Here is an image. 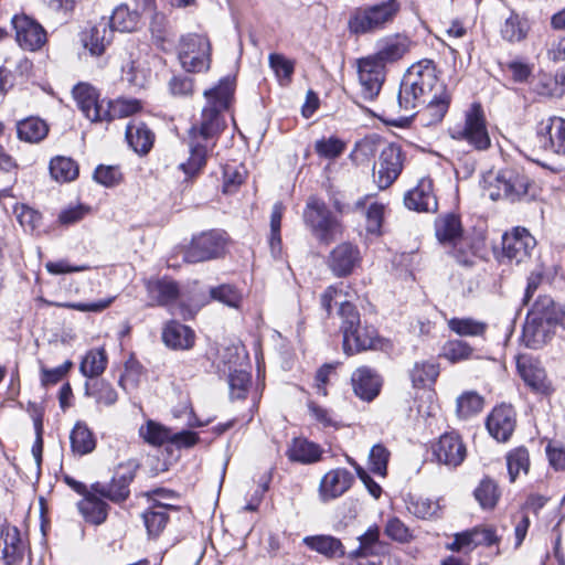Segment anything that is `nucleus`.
<instances>
[{
  "mask_svg": "<svg viewBox=\"0 0 565 565\" xmlns=\"http://www.w3.org/2000/svg\"><path fill=\"white\" fill-rule=\"evenodd\" d=\"M234 95V79L222 78L218 84L204 92L206 106L203 108L201 119L189 130L190 157L179 167L188 175L193 177L206 164L209 152L215 146L218 134L224 129L225 121L222 111L226 110Z\"/></svg>",
  "mask_w": 565,
  "mask_h": 565,
  "instance_id": "f257e3e1",
  "label": "nucleus"
},
{
  "mask_svg": "<svg viewBox=\"0 0 565 565\" xmlns=\"http://www.w3.org/2000/svg\"><path fill=\"white\" fill-rule=\"evenodd\" d=\"M440 85L436 68L430 60H422L408 67L401 83L397 103L401 109L412 111Z\"/></svg>",
  "mask_w": 565,
  "mask_h": 565,
  "instance_id": "f03ea898",
  "label": "nucleus"
},
{
  "mask_svg": "<svg viewBox=\"0 0 565 565\" xmlns=\"http://www.w3.org/2000/svg\"><path fill=\"white\" fill-rule=\"evenodd\" d=\"M339 316L342 320L343 350L348 355L375 349L380 342L376 329L370 324H361L360 313L349 301L339 303Z\"/></svg>",
  "mask_w": 565,
  "mask_h": 565,
  "instance_id": "7ed1b4c3",
  "label": "nucleus"
},
{
  "mask_svg": "<svg viewBox=\"0 0 565 565\" xmlns=\"http://www.w3.org/2000/svg\"><path fill=\"white\" fill-rule=\"evenodd\" d=\"M554 301L551 297H540L529 311L523 326L522 341L530 349H540L552 335Z\"/></svg>",
  "mask_w": 565,
  "mask_h": 565,
  "instance_id": "20e7f679",
  "label": "nucleus"
},
{
  "mask_svg": "<svg viewBox=\"0 0 565 565\" xmlns=\"http://www.w3.org/2000/svg\"><path fill=\"white\" fill-rule=\"evenodd\" d=\"M303 220L311 234L322 244H330L342 235L338 216L317 198H310L307 202Z\"/></svg>",
  "mask_w": 565,
  "mask_h": 565,
  "instance_id": "39448f33",
  "label": "nucleus"
},
{
  "mask_svg": "<svg viewBox=\"0 0 565 565\" xmlns=\"http://www.w3.org/2000/svg\"><path fill=\"white\" fill-rule=\"evenodd\" d=\"M399 11V3L396 0H386L381 3L356 9L350 20V32L366 34L383 30L392 23Z\"/></svg>",
  "mask_w": 565,
  "mask_h": 565,
  "instance_id": "423d86ee",
  "label": "nucleus"
},
{
  "mask_svg": "<svg viewBox=\"0 0 565 565\" xmlns=\"http://www.w3.org/2000/svg\"><path fill=\"white\" fill-rule=\"evenodd\" d=\"M449 134L452 139L465 141L478 151L487 150L491 146L484 113L477 103L466 111L463 124L450 128Z\"/></svg>",
  "mask_w": 565,
  "mask_h": 565,
  "instance_id": "0eeeda50",
  "label": "nucleus"
},
{
  "mask_svg": "<svg viewBox=\"0 0 565 565\" xmlns=\"http://www.w3.org/2000/svg\"><path fill=\"white\" fill-rule=\"evenodd\" d=\"M435 234L438 242L445 247H452L454 257L465 266L472 265V253L463 237L459 216L452 213L441 215L435 221Z\"/></svg>",
  "mask_w": 565,
  "mask_h": 565,
  "instance_id": "6e6552de",
  "label": "nucleus"
},
{
  "mask_svg": "<svg viewBox=\"0 0 565 565\" xmlns=\"http://www.w3.org/2000/svg\"><path fill=\"white\" fill-rule=\"evenodd\" d=\"M211 43L207 38L199 34H188L181 39L179 61L190 73L206 71L211 63Z\"/></svg>",
  "mask_w": 565,
  "mask_h": 565,
  "instance_id": "1a4fd4ad",
  "label": "nucleus"
},
{
  "mask_svg": "<svg viewBox=\"0 0 565 565\" xmlns=\"http://www.w3.org/2000/svg\"><path fill=\"white\" fill-rule=\"evenodd\" d=\"M137 467L134 461L120 463L109 483H93L92 490L114 503L124 502L130 494L129 486L135 478Z\"/></svg>",
  "mask_w": 565,
  "mask_h": 565,
  "instance_id": "9d476101",
  "label": "nucleus"
},
{
  "mask_svg": "<svg viewBox=\"0 0 565 565\" xmlns=\"http://www.w3.org/2000/svg\"><path fill=\"white\" fill-rule=\"evenodd\" d=\"M404 157L399 146L390 143L385 146L373 167V179L379 189L391 186L403 170Z\"/></svg>",
  "mask_w": 565,
  "mask_h": 565,
  "instance_id": "9b49d317",
  "label": "nucleus"
},
{
  "mask_svg": "<svg viewBox=\"0 0 565 565\" xmlns=\"http://www.w3.org/2000/svg\"><path fill=\"white\" fill-rule=\"evenodd\" d=\"M226 239L216 231L204 232L193 237L184 252V260L195 264L222 256L225 252Z\"/></svg>",
  "mask_w": 565,
  "mask_h": 565,
  "instance_id": "f8f14e48",
  "label": "nucleus"
},
{
  "mask_svg": "<svg viewBox=\"0 0 565 565\" xmlns=\"http://www.w3.org/2000/svg\"><path fill=\"white\" fill-rule=\"evenodd\" d=\"M140 437L151 446H161L170 443L178 447H191L195 445L199 437L195 433L190 430H182L173 433L166 426L148 420L139 428Z\"/></svg>",
  "mask_w": 565,
  "mask_h": 565,
  "instance_id": "ddd939ff",
  "label": "nucleus"
},
{
  "mask_svg": "<svg viewBox=\"0 0 565 565\" xmlns=\"http://www.w3.org/2000/svg\"><path fill=\"white\" fill-rule=\"evenodd\" d=\"M535 246L534 236L525 227L516 226L502 236L503 257L516 265L529 260Z\"/></svg>",
  "mask_w": 565,
  "mask_h": 565,
  "instance_id": "4468645a",
  "label": "nucleus"
},
{
  "mask_svg": "<svg viewBox=\"0 0 565 565\" xmlns=\"http://www.w3.org/2000/svg\"><path fill=\"white\" fill-rule=\"evenodd\" d=\"M434 460L448 468L460 466L466 458V446L456 433H445L431 444Z\"/></svg>",
  "mask_w": 565,
  "mask_h": 565,
  "instance_id": "2eb2a0df",
  "label": "nucleus"
},
{
  "mask_svg": "<svg viewBox=\"0 0 565 565\" xmlns=\"http://www.w3.org/2000/svg\"><path fill=\"white\" fill-rule=\"evenodd\" d=\"M358 74L361 96L365 100H373L384 83L385 67L369 55L358 61Z\"/></svg>",
  "mask_w": 565,
  "mask_h": 565,
  "instance_id": "dca6fc26",
  "label": "nucleus"
},
{
  "mask_svg": "<svg viewBox=\"0 0 565 565\" xmlns=\"http://www.w3.org/2000/svg\"><path fill=\"white\" fill-rule=\"evenodd\" d=\"M12 25L15 40L22 49L34 52L46 43V32L34 19L25 14H17L12 18Z\"/></svg>",
  "mask_w": 565,
  "mask_h": 565,
  "instance_id": "f3484780",
  "label": "nucleus"
},
{
  "mask_svg": "<svg viewBox=\"0 0 565 565\" xmlns=\"http://www.w3.org/2000/svg\"><path fill=\"white\" fill-rule=\"evenodd\" d=\"M536 139L543 150L565 154V119L553 116L542 120L536 130Z\"/></svg>",
  "mask_w": 565,
  "mask_h": 565,
  "instance_id": "a211bd4d",
  "label": "nucleus"
},
{
  "mask_svg": "<svg viewBox=\"0 0 565 565\" xmlns=\"http://www.w3.org/2000/svg\"><path fill=\"white\" fill-rule=\"evenodd\" d=\"M353 481V475L345 468L331 469L320 480L318 488L320 501L327 503L342 497Z\"/></svg>",
  "mask_w": 565,
  "mask_h": 565,
  "instance_id": "6ab92c4d",
  "label": "nucleus"
},
{
  "mask_svg": "<svg viewBox=\"0 0 565 565\" xmlns=\"http://www.w3.org/2000/svg\"><path fill=\"white\" fill-rule=\"evenodd\" d=\"M73 96L84 116L93 122L105 121L106 100H100L97 90L88 84H77Z\"/></svg>",
  "mask_w": 565,
  "mask_h": 565,
  "instance_id": "aec40b11",
  "label": "nucleus"
},
{
  "mask_svg": "<svg viewBox=\"0 0 565 565\" xmlns=\"http://www.w3.org/2000/svg\"><path fill=\"white\" fill-rule=\"evenodd\" d=\"M515 412L511 405L494 407L487 418V429L498 441H507L515 429Z\"/></svg>",
  "mask_w": 565,
  "mask_h": 565,
  "instance_id": "412c9836",
  "label": "nucleus"
},
{
  "mask_svg": "<svg viewBox=\"0 0 565 565\" xmlns=\"http://www.w3.org/2000/svg\"><path fill=\"white\" fill-rule=\"evenodd\" d=\"M518 371L525 384L537 394L550 395L553 392L551 381L545 370L535 361L526 356L518 359Z\"/></svg>",
  "mask_w": 565,
  "mask_h": 565,
  "instance_id": "4be33fe9",
  "label": "nucleus"
},
{
  "mask_svg": "<svg viewBox=\"0 0 565 565\" xmlns=\"http://www.w3.org/2000/svg\"><path fill=\"white\" fill-rule=\"evenodd\" d=\"M360 262V252L351 243H341L335 246L328 258V265L338 277H344L352 273Z\"/></svg>",
  "mask_w": 565,
  "mask_h": 565,
  "instance_id": "5701e85b",
  "label": "nucleus"
},
{
  "mask_svg": "<svg viewBox=\"0 0 565 565\" xmlns=\"http://www.w3.org/2000/svg\"><path fill=\"white\" fill-rule=\"evenodd\" d=\"M351 382L355 395L367 402L379 395L382 386L380 375L369 366L358 367L352 373Z\"/></svg>",
  "mask_w": 565,
  "mask_h": 565,
  "instance_id": "b1692460",
  "label": "nucleus"
},
{
  "mask_svg": "<svg viewBox=\"0 0 565 565\" xmlns=\"http://www.w3.org/2000/svg\"><path fill=\"white\" fill-rule=\"evenodd\" d=\"M404 204L407 209L417 212H435L437 199L433 192L431 180L422 179L414 189L405 194Z\"/></svg>",
  "mask_w": 565,
  "mask_h": 565,
  "instance_id": "393cba45",
  "label": "nucleus"
},
{
  "mask_svg": "<svg viewBox=\"0 0 565 565\" xmlns=\"http://www.w3.org/2000/svg\"><path fill=\"white\" fill-rule=\"evenodd\" d=\"M409 39L397 34L382 40L379 43L376 53L370 56L385 67L387 64H392L401 60L409 51Z\"/></svg>",
  "mask_w": 565,
  "mask_h": 565,
  "instance_id": "a878e982",
  "label": "nucleus"
},
{
  "mask_svg": "<svg viewBox=\"0 0 565 565\" xmlns=\"http://www.w3.org/2000/svg\"><path fill=\"white\" fill-rule=\"evenodd\" d=\"M507 200H531L536 196V186L525 174L507 170V180L501 181Z\"/></svg>",
  "mask_w": 565,
  "mask_h": 565,
  "instance_id": "bb28decb",
  "label": "nucleus"
},
{
  "mask_svg": "<svg viewBox=\"0 0 565 565\" xmlns=\"http://www.w3.org/2000/svg\"><path fill=\"white\" fill-rule=\"evenodd\" d=\"M148 292V306H169L179 297V286L167 278L149 279L146 281Z\"/></svg>",
  "mask_w": 565,
  "mask_h": 565,
  "instance_id": "cd10ccee",
  "label": "nucleus"
},
{
  "mask_svg": "<svg viewBox=\"0 0 565 565\" xmlns=\"http://www.w3.org/2000/svg\"><path fill=\"white\" fill-rule=\"evenodd\" d=\"M450 96L444 86H439L433 94L431 99L425 108H423L418 116L419 121L424 126H434L439 124L445 117L449 107Z\"/></svg>",
  "mask_w": 565,
  "mask_h": 565,
  "instance_id": "c85d7f7f",
  "label": "nucleus"
},
{
  "mask_svg": "<svg viewBox=\"0 0 565 565\" xmlns=\"http://www.w3.org/2000/svg\"><path fill=\"white\" fill-rule=\"evenodd\" d=\"M77 509L85 522L93 525L103 524L108 515L109 505L94 490L77 502Z\"/></svg>",
  "mask_w": 565,
  "mask_h": 565,
  "instance_id": "c756f323",
  "label": "nucleus"
},
{
  "mask_svg": "<svg viewBox=\"0 0 565 565\" xmlns=\"http://www.w3.org/2000/svg\"><path fill=\"white\" fill-rule=\"evenodd\" d=\"M531 31L530 20L515 11H511L500 26L502 40L515 44L526 40Z\"/></svg>",
  "mask_w": 565,
  "mask_h": 565,
  "instance_id": "7c9ffc66",
  "label": "nucleus"
},
{
  "mask_svg": "<svg viewBox=\"0 0 565 565\" xmlns=\"http://www.w3.org/2000/svg\"><path fill=\"white\" fill-rule=\"evenodd\" d=\"M194 339L193 330L177 321L167 323L162 332L164 344L175 350H188L192 348Z\"/></svg>",
  "mask_w": 565,
  "mask_h": 565,
  "instance_id": "2f4dec72",
  "label": "nucleus"
},
{
  "mask_svg": "<svg viewBox=\"0 0 565 565\" xmlns=\"http://www.w3.org/2000/svg\"><path fill=\"white\" fill-rule=\"evenodd\" d=\"M2 558L7 565H17L23 559L25 544L15 526H6L1 532Z\"/></svg>",
  "mask_w": 565,
  "mask_h": 565,
  "instance_id": "473e14b6",
  "label": "nucleus"
},
{
  "mask_svg": "<svg viewBox=\"0 0 565 565\" xmlns=\"http://www.w3.org/2000/svg\"><path fill=\"white\" fill-rule=\"evenodd\" d=\"M286 455L292 462L310 465L321 459L322 449L319 445L306 438H294L288 446Z\"/></svg>",
  "mask_w": 565,
  "mask_h": 565,
  "instance_id": "72a5a7b5",
  "label": "nucleus"
},
{
  "mask_svg": "<svg viewBox=\"0 0 565 565\" xmlns=\"http://www.w3.org/2000/svg\"><path fill=\"white\" fill-rule=\"evenodd\" d=\"M126 140L138 154L150 151L154 141V134L141 121H131L126 128Z\"/></svg>",
  "mask_w": 565,
  "mask_h": 565,
  "instance_id": "f704fd0d",
  "label": "nucleus"
},
{
  "mask_svg": "<svg viewBox=\"0 0 565 565\" xmlns=\"http://www.w3.org/2000/svg\"><path fill=\"white\" fill-rule=\"evenodd\" d=\"M114 31L109 28L107 20L102 19L85 35L84 45L93 55H102L106 46L113 40Z\"/></svg>",
  "mask_w": 565,
  "mask_h": 565,
  "instance_id": "c9c22d12",
  "label": "nucleus"
},
{
  "mask_svg": "<svg viewBox=\"0 0 565 565\" xmlns=\"http://www.w3.org/2000/svg\"><path fill=\"white\" fill-rule=\"evenodd\" d=\"M141 13L134 7L124 3L118 6L109 19L108 25L113 31L132 32L138 29L140 23Z\"/></svg>",
  "mask_w": 565,
  "mask_h": 565,
  "instance_id": "e433bc0d",
  "label": "nucleus"
},
{
  "mask_svg": "<svg viewBox=\"0 0 565 565\" xmlns=\"http://www.w3.org/2000/svg\"><path fill=\"white\" fill-rule=\"evenodd\" d=\"M302 541L307 547L328 558H338L345 554L342 542L331 535L306 536Z\"/></svg>",
  "mask_w": 565,
  "mask_h": 565,
  "instance_id": "4c0bfd02",
  "label": "nucleus"
},
{
  "mask_svg": "<svg viewBox=\"0 0 565 565\" xmlns=\"http://www.w3.org/2000/svg\"><path fill=\"white\" fill-rule=\"evenodd\" d=\"M49 132V127L39 117H28L17 122V135L22 141L36 143L43 140Z\"/></svg>",
  "mask_w": 565,
  "mask_h": 565,
  "instance_id": "58836bf2",
  "label": "nucleus"
},
{
  "mask_svg": "<svg viewBox=\"0 0 565 565\" xmlns=\"http://www.w3.org/2000/svg\"><path fill=\"white\" fill-rule=\"evenodd\" d=\"M168 509H175L168 503H157L142 514V519L149 536L157 537L168 522Z\"/></svg>",
  "mask_w": 565,
  "mask_h": 565,
  "instance_id": "ea45409f",
  "label": "nucleus"
},
{
  "mask_svg": "<svg viewBox=\"0 0 565 565\" xmlns=\"http://www.w3.org/2000/svg\"><path fill=\"white\" fill-rule=\"evenodd\" d=\"M73 452L84 456L95 449L96 441L93 433L84 423H76L70 435Z\"/></svg>",
  "mask_w": 565,
  "mask_h": 565,
  "instance_id": "a19ab883",
  "label": "nucleus"
},
{
  "mask_svg": "<svg viewBox=\"0 0 565 565\" xmlns=\"http://www.w3.org/2000/svg\"><path fill=\"white\" fill-rule=\"evenodd\" d=\"M107 354L103 348L89 350L83 358L79 371L86 377H97L106 369Z\"/></svg>",
  "mask_w": 565,
  "mask_h": 565,
  "instance_id": "79ce46f5",
  "label": "nucleus"
},
{
  "mask_svg": "<svg viewBox=\"0 0 565 565\" xmlns=\"http://www.w3.org/2000/svg\"><path fill=\"white\" fill-rule=\"evenodd\" d=\"M407 510L418 519L428 520L437 518L440 513L441 507L438 500L420 495L411 497L407 502Z\"/></svg>",
  "mask_w": 565,
  "mask_h": 565,
  "instance_id": "37998d69",
  "label": "nucleus"
},
{
  "mask_svg": "<svg viewBox=\"0 0 565 565\" xmlns=\"http://www.w3.org/2000/svg\"><path fill=\"white\" fill-rule=\"evenodd\" d=\"M483 404V397L477 392H465L457 398L456 414L460 419L471 418L482 411Z\"/></svg>",
  "mask_w": 565,
  "mask_h": 565,
  "instance_id": "c03bdc74",
  "label": "nucleus"
},
{
  "mask_svg": "<svg viewBox=\"0 0 565 565\" xmlns=\"http://www.w3.org/2000/svg\"><path fill=\"white\" fill-rule=\"evenodd\" d=\"M140 109L141 104L138 99L117 98L115 100H108L106 103L105 121L131 116Z\"/></svg>",
  "mask_w": 565,
  "mask_h": 565,
  "instance_id": "a18cd8bd",
  "label": "nucleus"
},
{
  "mask_svg": "<svg viewBox=\"0 0 565 565\" xmlns=\"http://www.w3.org/2000/svg\"><path fill=\"white\" fill-rule=\"evenodd\" d=\"M50 173L58 182H71L78 175V166L71 158L56 157L50 162Z\"/></svg>",
  "mask_w": 565,
  "mask_h": 565,
  "instance_id": "49530a36",
  "label": "nucleus"
},
{
  "mask_svg": "<svg viewBox=\"0 0 565 565\" xmlns=\"http://www.w3.org/2000/svg\"><path fill=\"white\" fill-rule=\"evenodd\" d=\"M269 67L280 85L286 86L291 82L295 72V61L280 53H270L268 56Z\"/></svg>",
  "mask_w": 565,
  "mask_h": 565,
  "instance_id": "de8ad7c7",
  "label": "nucleus"
},
{
  "mask_svg": "<svg viewBox=\"0 0 565 565\" xmlns=\"http://www.w3.org/2000/svg\"><path fill=\"white\" fill-rule=\"evenodd\" d=\"M448 328L460 337H481L487 331V323L472 318H451Z\"/></svg>",
  "mask_w": 565,
  "mask_h": 565,
  "instance_id": "09e8293b",
  "label": "nucleus"
},
{
  "mask_svg": "<svg viewBox=\"0 0 565 565\" xmlns=\"http://www.w3.org/2000/svg\"><path fill=\"white\" fill-rule=\"evenodd\" d=\"M210 296L213 300L224 303L234 309H239L243 303V292L231 284H222L210 289Z\"/></svg>",
  "mask_w": 565,
  "mask_h": 565,
  "instance_id": "8fccbe9b",
  "label": "nucleus"
},
{
  "mask_svg": "<svg viewBox=\"0 0 565 565\" xmlns=\"http://www.w3.org/2000/svg\"><path fill=\"white\" fill-rule=\"evenodd\" d=\"M439 375V365L435 362L416 363L411 372L412 383L415 387L433 385Z\"/></svg>",
  "mask_w": 565,
  "mask_h": 565,
  "instance_id": "3c124183",
  "label": "nucleus"
},
{
  "mask_svg": "<svg viewBox=\"0 0 565 565\" xmlns=\"http://www.w3.org/2000/svg\"><path fill=\"white\" fill-rule=\"evenodd\" d=\"M475 498L482 509H493L500 498L497 483L491 479H483L475 490Z\"/></svg>",
  "mask_w": 565,
  "mask_h": 565,
  "instance_id": "603ef678",
  "label": "nucleus"
},
{
  "mask_svg": "<svg viewBox=\"0 0 565 565\" xmlns=\"http://www.w3.org/2000/svg\"><path fill=\"white\" fill-rule=\"evenodd\" d=\"M507 466L511 482L516 480L520 472L527 473L530 466L527 450L525 448H516L510 451L507 456Z\"/></svg>",
  "mask_w": 565,
  "mask_h": 565,
  "instance_id": "864d4df0",
  "label": "nucleus"
},
{
  "mask_svg": "<svg viewBox=\"0 0 565 565\" xmlns=\"http://www.w3.org/2000/svg\"><path fill=\"white\" fill-rule=\"evenodd\" d=\"M473 349L462 340H449L441 350V355L451 363H458L470 359Z\"/></svg>",
  "mask_w": 565,
  "mask_h": 565,
  "instance_id": "5fc2aeb1",
  "label": "nucleus"
},
{
  "mask_svg": "<svg viewBox=\"0 0 565 565\" xmlns=\"http://www.w3.org/2000/svg\"><path fill=\"white\" fill-rule=\"evenodd\" d=\"M228 385L231 391L232 398H244L246 396L249 383L250 375L245 370H237L228 366Z\"/></svg>",
  "mask_w": 565,
  "mask_h": 565,
  "instance_id": "6e6d98bb",
  "label": "nucleus"
},
{
  "mask_svg": "<svg viewBox=\"0 0 565 565\" xmlns=\"http://www.w3.org/2000/svg\"><path fill=\"white\" fill-rule=\"evenodd\" d=\"M390 451L382 444H376L371 448L369 455V466L373 473L385 477L387 473V462L390 459Z\"/></svg>",
  "mask_w": 565,
  "mask_h": 565,
  "instance_id": "4d7b16f0",
  "label": "nucleus"
},
{
  "mask_svg": "<svg viewBox=\"0 0 565 565\" xmlns=\"http://www.w3.org/2000/svg\"><path fill=\"white\" fill-rule=\"evenodd\" d=\"M86 394L93 396L98 404L111 406L117 402L118 395L115 388L104 381L96 382L93 390L86 384Z\"/></svg>",
  "mask_w": 565,
  "mask_h": 565,
  "instance_id": "13d9d810",
  "label": "nucleus"
},
{
  "mask_svg": "<svg viewBox=\"0 0 565 565\" xmlns=\"http://www.w3.org/2000/svg\"><path fill=\"white\" fill-rule=\"evenodd\" d=\"M141 377L142 366L136 361H128L119 379V385L124 391L131 392L139 386Z\"/></svg>",
  "mask_w": 565,
  "mask_h": 565,
  "instance_id": "bf43d9fd",
  "label": "nucleus"
},
{
  "mask_svg": "<svg viewBox=\"0 0 565 565\" xmlns=\"http://www.w3.org/2000/svg\"><path fill=\"white\" fill-rule=\"evenodd\" d=\"M345 149V145L342 140L335 137L322 138L316 141V152L327 159L338 158Z\"/></svg>",
  "mask_w": 565,
  "mask_h": 565,
  "instance_id": "052dcab7",
  "label": "nucleus"
},
{
  "mask_svg": "<svg viewBox=\"0 0 565 565\" xmlns=\"http://www.w3.org/2000/svg\"><path fill=\"white\" fill-rule=\"evenodd\" d=\"M31 417L35 430V441L32 446V454L36 462H41L43 450V412L35 405H32Z\"/></svg>",
  "mask_w": 565,
  "mask_h": 565,
  "instance_id": "680f3d73",
  "label": "nucleus"
},
{
  "mask_svg": "<svg viewBox=\"0 0 565 565\" xmlns=\"http://www.w3.org/2000/svg\"><path fill=\"white\" fill-rule=\"evenodd\" d=\"M360 546L356 553L376 554L381 548L380 529L376 525L370 526L367 531L359 536Z\"/></svg>",
  "mask_w": 565,
  "mask_h": 565,
  "instance_id": "e2e57ef3",
  "label": "nucleus"
},
{
  "mask_svg": "<svg viewBox=\"0 0 565 565\" xmlns=\"http://www.w3.org/2000/svg\"><path fill=\"white\" fill-rule=\"evenodd\" d=\"M89 212L90 207L85 204L68 205L60 212L57 220L60 224L70 226L82 221Z\"/></svg>",
  "mask_w": 565,
  "mask_h": 565,
  "instance_id": "0e129e2a",
  "label": "nucleus"
},
{
  "mask_svg": "<svg viewBox=\"0 0 565 565\" xmlns=\"http://www.w3.org/2000/svg\"><path fill=\"white\" fill-rule=\"evenodd\" d=\"M507 180V170L501 171L498 174H490L484 179V194L491 200L497 201L500 199H507V193L501 184V181Z\"/></svg>",
  "mask_w": 565,
  "mask_h": 565,
  "instance_id": "69168bd1",
  "label": "nucleus"
},
{
  "mask_svg": "<svg viewBox=\"0 0 565 565\" xmlns=\"http://www.w3.org/2000/svg\"><path fill=\"white\" fill-rule=\"evenodd\" d=\"M385 534L399 543H406L413 539L411 530L398 518H391L387 521Z\"/></svg>",
  "mask_w": 565,
  "mask_h": 565,
  "instance_id": "338daca9",
  "label": "nucleus"
},
{
  "mask_svg": "<svg viewBox=\"0 0 565 565\" xmlns=\"http://www.w3.org/2000/svg\"><path fill=\"white\" fill-rule=\"evenodd\" d=\"M384 205L379 202H371L366 210V230L372 234H380L382 226Z\"/></svg>",
  "mask_w": 565,
  "mask_h": 565,
  "instance_id": "774afa93",
  "label": "nucleus"
}]
</instances>
